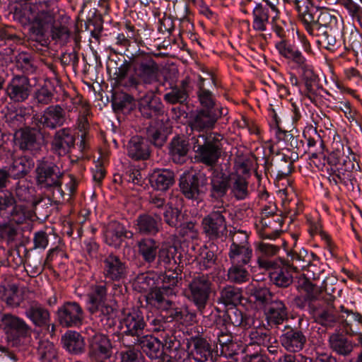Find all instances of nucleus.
I'll list each match as a JSON object with an SVG mask.
<instances>
[{
  "label": "nucleus",
  "mask_w": 362,
  "mask_h": 362,
  "mask_svg": "<svg viewBox=\"0 0 362 362\" xmlns=\"http://www.w3.org/2000/svg\"><path fill=\"white\" fill-rule=\"evenodd\" d=\"M338 13L332 10H318L315 9L312 15H308L305 17L304 23H334L337 22Z\"/></svg>",
  "instance_id": "53"
},
{
  "label": "nucleus",
  "mask_w": 362,
  "mask_h": 362,
  "mask_svg": "<svg viewBox=\"0 0 362 362\" xmlns=\"http://www.w3.org/2000/svg\"><path fill=\"white\" fill-rule=\"evenodd\" d=\"M173 290L160 287L151 293V299L154 306L161 310H169L171 308L173 302L170 296L174 295Z\"/></svg>",
  "instance_id": "48"
},
{
  "label": "nucleus",
  "mask_w": 362,
  "mask_h": 362,
  "mask_svg": "<svg viewBox=\"0 0 362 362\" xmlns=\"http://www.w3.org/2000/svg\"><path fill=\"white\" fill-rule=\"evenodd\" d=\"M0 298L11 308L18 307L23 301V296L17 285L0 286Z\"/></svg>",
  "instance_id": "43"
},
{
  "label": "nucleus",
  "mask_w": 362,
  "mask_h": 362,
  "mask_svg": "<svg viewBox=\"0 0 362 362\" xmlns=\"http://www.w3.org/2000/svg\"><path fill=\"white\" fill-rule=\"evenodd\" d=\"M75 143L74 131L69 127H63L54 132L51 141V150L59 156H64L74 148Z\"/></svg>",
  "instance_id": "16"
},
{
  "label": "nucleus",
  "mask_w": 362,
  "mask_h": 362,
  "mask_svg": "<svg viewBox=\"0 0 362 362\" xmlns=\"http://www.w3.org/2000/svg\"><path fill=\"white\" fill-rule=\"evenodd\" d=\"M188 139L185 136L177 135L174 136L168 144V153L172 160L177 164L186 163L188 158V153L190 149L191 138Z\"/></svg>",
  "instance_id": "24"
},
{
  "label": "nucleus",
  "mask_w": 362,
  "mask_h": 362,
  "mask_svg": "<svg viewBox=\"0 0 362 362\" xmlns=\"http://www.w3.org/2000/svg\"><path fill=\"white\" fill-rule=\"evenodd\" d=\"M86 332L88 335L87 355L90 361L110 358L113 354V344L110 337L91 328L86 329Z\"/></svg>",
  "instance_id": "11"
},
{
  "label": "nucleus",
  "mask_w": 362,
  "mask_h": 362,
  "mask_svg": "<svg viewBox=\"0 0 362 362\" xmlns=\"http://www.w3.org/2000/svg\"><path fill=\"white\" fill-rule=\"evenodd\" d=\"M63 347L73 354H80L85 351L83 337L77 332L69 331L62 338Z\"/></svg>",
  "instance_id": "39"
},
{
  "label": "nucleus",
  "mask_w": 362,
  "mask_h": 362,
  "mask_svg": "<svg viewBox=\"0 0 362 362\" xmlns=\"http://www.w3.org/2000/svg\"><path fill=\"white\" fill-rule=\"evenodd\" d=\"M230 188L231 194L238 200L245 199L248 196V182L240 175H235L230 179Z\"/></svg>",
  "instance_id": "50"
},
{
  "label": "nucleus",
  "mask_w": 362,
  "mask_h": 362,
  "mask_svg": "<svg viewBox=\"0 0 362 362\" xmlns=\"http://www.w3.org/2000/svg\"><path fill=\"white\" fill-rule=\"evenodd\" d=\"M206 180L203 173H188L180 179V190L187 199L199 200L205 192Z\"/></svg>",
  "instance_id": "13"
},
{
  "label": "nucleus",
  "mask_w": 362,
  "mask_h": 362,
  "mask_svg": "<svg viewBox=\"0 0 362 362\" xmlns=\"http://www.w3.org/2000/svg\"><path fill=\"white\" fill-rule=\"evenodd\" d=\"M124 317L122 320V326L125 329L124 330V335L122 337V341L124 345L128 347L132 346V341H128V337H133L132 340L135 338L141 337L143 332L146 326L144 320L143 312L138 308H133L127 311H124Z\"/></svg>",
  "instance_id": "12"
},
{
  "label": "nucleus",
  "mask_w": 362,
  "mask_h": 362,
  "mask_svg": "<svg viewBox=\"0 0 362 362\" xmlns=\"http://www.w3.org/2000/svg\"><path fill=\"white\" fill-rule=\"evenodd\" d=\"M174 182V173L168 169L156 170L150 176L151 187L160 191L167 190Z\"/></svg>",
  "instance_id": "35"
},
{
  "label": "nucleus",
  "mask_w": 362,
  "mask_h": 362,
  "mask_svg": "<svg viewBox=\"0 0 362 362\" xmlns=\"http://www.w3.org/2000/svg\"><path fill=\"white\" fill-rule=\"evenodd\" d=\"M207 78L198 75L197 87V97L198 102L204 110H219L221 107L216 105V100L212 90L206 88V81Z\"/></svg>",
  "instance_id": "31"
},
{
  "label": "nucleus",
  "mask_w": 362,
  "mask_h": 362,
  "mask_svg": "<svg viewBox=\"0 0 362 362\" xmlns=\"http://www.w3.org/2000/svg\"><path fill=\"white\" fill-rule=\"evenodd\" d=\"M109 285H112V284L106 280L90 285L87 294V306L88 310L91 315L100 313L108 319V317L114 313L113 307L107 303V286Z\"/></svg>",
  "instance_id": "8"
},
{
  "label": "nucleus",
  "mask_w": 362,
  "mask_h": 362,
  "mask_svg": "<svg viewBox=\"0 0 362 362\" xmlns=\"http://www.w3.org/2000/svg\"><path fill=\"white\" fill-rule=\"evenodd\" d=\"M32 217V212L22 204H17L13 207L8 217L4 221L16 225L25 223Z\"/></svg>",
  "instance_id": "51"
},
{
  "label": "nucleus",
  "mask_w": 362,
  "mask_h": 362,
  "mask_svg": "<svg viewBox=\"0 0 362 362\" xmlns=\"http://www.w3.org/2000/svg\"><path fill=\"white\" fill-rule=\"evenodd\" d=\"M284 218L281 215H274L269 218H261L259 234L263 238L274 239L282 231Z\"/></svg>",
  "instance_id": "32"
},
{
  "label": "nucleus",
  "mask_w": 362,
  "mask_h": 362,
  "mask_svg": "<svg viewBox=\"0 0 362 362\" xmlns=\"http://www.w3.org/2000/svg\"><path fill=\"white\" fill-rule=\"evenodd\" d=\"M50 24H33L30 28V38L42 45L47 44L49 32L48 29Z\"/></svg>",
  "instance_id": "59"
},
{
  "label": "nucleus",
  "mask_w": 362,
  "mask_h": 362,
  "mask_svg": "<svg viewBox=\"0 0 362 362\" xmlns=\"http://www.w3.org/2000/svg\"><path fill=\"white\" fill-rule=\"evenodd\" d=\"M243 298L242 289L233 286H225L220 292L218 302L226 306L236 307Z\"/></svg>",
  "instance_id": "46"
},
{
  "label": "nucleus",
  "mask_w": 362,
  "mask_h": 362,
  "mask_svg": "<svg viewBox=\"0 0 362 362\" xmlns=\"http://www.w3.org/2000/svg\"><path fill=\"white\" fill-rule=\"evenodd\" d=\"M157 267H163L165 270H171L180 267L182 254L174 245H163L158 252Z\"/></svg>",
  "instance_id": "25"
},
{
  "label": "nucleus",
  "mask_w": 362,
  "mask_h": 362,
  "mask_svg": "<svg viewBox=\"0 0 362 362\" xmlns=\"http://www.w3.org/2000/svg\"><path fill=\"white\" fill-rule=\"evenodd\" d=\"M211 286L209 276L199 273L192 277L185 290L187 298L194 303L201 315H204L209 300Z\"/></svg>",
  "instance_id": "7"
},
{
  "label": "nucleus",
  "mask_w": 362,
  "mask_h": 362,
  "mask_svg": "<svg viewBox=\"0 0 362 362\" xmlns=\"http://www.w3.org/2000/svg\"><path fill=\"white\" fill-rule=\"evenodd\" d=\"M36 180L42 188H47L59 183L63 173L52 161L42 159L38 161L36 168Z\"/></svg>",
  "instance_id": "14"
},
{
  "label": "nucleus",
  "mask_w": 362,
  "mask_h": 362,
  "mask_svg": "<svg viewBox=\"0 0 362 362\" xmlns=\"http://www.w3.org/2000/svg\"><path fill=\"white\" fill-rule=\"evenodd\" d=\"M276 48L281 56L291 60L298 66H303L306 61L302 53L294 45L288 44L284 40L276 43Z\"/></svg>",
  "instance_id": "44"
},
{
  "label": "nucleus",
  "mask_w": 362,
  "mask_h": 362,
  "mask_svg": "<svg viewBox=\"0 0 362 362\" xmlns=\"http://www.w3.org/2000/svg\"><path fill=\"white\" fill-rule=\"evenodd\" d=\"M57 315L60 325L65 327H78L84 317L81 306L74 301L64 303L58 308Z\"/></svg>",
  "instance_id": "15"
},
{
  "label": "nucleus",
  "mask_w": 362,
  "mask_h": 362,
  "mask_svg": "<svg viewBox=\"0 0 362 362\" xmlns=\"http://www.w3.org/2000/svg\"><path fill=\"white\" fill-rule=\"evenodd\" d=\"M150 330L152 332L159 334L161 337L162 334H170L174 332V325L172 320H168V318L163 316H158L153 318L149 322Z\"/></svg>",
  "instance_id": "54"
},
{
  "label": "nucleus",
  "mask_w": 362,
  "mask_h": 362,
  "mask_svg": "<svg viewBox=\"0 0 362 362\" xmlns=\"http://www.w3.org/2000/svg\"><path fill=\"white\" fill-rule=\"evenodd\" d=\"M161 217L159 215L152 216L148 214H142L135 220L136 230L143 235H154L160 229Z\"/></svg>",
  "instance_id": "28"
},
{
  "label": "nucleus",
  "mask_w": 362,
  "mask_h": 362,
  "mask_svg": "<svg viewBox=\"0 0 362 362\" xmlns=\"http://www.w3.org/2000/svg\"><path fill=\"white\" fill-rule=\"evenodd\" d=\"M228 188L230 180L223 173L214 174L211 180L210 196L213 199H218L223 197Z\"/></svg>",
  "instance_id": "42"
},
{
  "label": "nucleus",
  "mask_w": 362,
  "mask_h": 362,
  "mask_svg": "<svg viewBox=\"0 0 362 362\" xmlns=\"http://www.w3.org/2000/svg\"><path fill=\"white\" fill-rule=\"evenodd\" d=\"M293 269L291 266L282 265L281 262L273 269L269 274L271 281L278 287H288L293 283V276L291 270Z\"/></svg>",
  "instance_id": "37"
},
{
  "label": "nucleus",
  "mask_w": 362,
  "mask_h": 362,
  "mask_svg": "<svg viewBox=\"0 0 362 362\" xmlns=\"http://www.w3.org/2000/svg\"><path fill=\"white\" fill-rule=\"evenodd\" d=\"M30 117L29 113L26 109H19L15 112H11L6 116V122L8 125L13 130L23 129V127L26 124V120Z\"/></svg>",
  "instance_id": "56"
},
{
  "label": "nucleus",
  "mask_w": 362,
  "mask_h": 362,
  "mask_svg": "<svg viewBox=\"0 0 362 362\" xmlns=\"http://www.w3.org/2000/svg\"><path fill=\"white\" fill-rule=\"evenodd\" d=\"M33 160L28 156L14 158L8 168V172L13 179H20L25 177L34 167Z\"/></svg>",
  "instance_id": "36"
},
{
  "label": "nucleus",
  "mask_w": 362,
  "mask_h": 362,
  "mask_svg": "<svg viewBox=\"0 0 362 362\" xmlns=\"http://www.w3.org/2000/svg\"><path fill=\"white\" fill-rule=\"evenodd\" d=\"M269 7H263L262 5L258 4L253 10L255 16V23H264L271 21L274 23L277 21H281L279 17V12L274 5L272 4L268 0H264ZM284 22V20H281Z\"/></svg>",
  "instance_id": "40"
},
{
  "label": "nucleus",
  "mask_w": 362,
  "mask_h": 362,
  "mask_svg": "<svg viewBox=\"0 0 362 362\" xmlns=\"http://www.w3.org/2000/svg\"><path fill=\"white\" fill-rule=\"evenodd\" d=\"M153 29L148 24H132L128 35L136 43L143 44L152 37Z\"/></svg>",
  "instance_id": "49"
},
{
  "label": "nucleus",
  "mask_w": 362,
  "mask_h": 362,
  "mask_svg": "<svg viewBox=\"0 0 362 362\" xmlns=\"http://www.w3.org/2000/svg\"><path fill=\"white\" fill-rule=\"evenodd\" d=\"M228 256L231 264H249L253 257L252 247H229Z\"/></svg>",
  "instance_id": "45"
},
{
  "label": "nucleus",
  "mask_w": 362,
  "mask_h": 362,
  "mask_svg": "<svg viewBox=\"0 0 362 362\" xmlns=\"http://www.w3.org/2000/svg\"><path fill=\"white\" fill-rule=\"evenodd\" d=\"M34 188L26 182H18L15 187V196L19 202H32L34 199Z\"/></svg>",
  "instance_id": "61"
},
{
  "label": "nucleus",
  "mask_w": 362,
  "mask_h": 362,
  "mask_svg": "<svg viewBox=\"0 0 362 362\" xmlns=\"http://www.w3.org/2000/svg\"><path fill=\"white\" fill-rule=\"evenodd\" d=\"M217 326H226L228 325H233L234 327L245 326L247 324L244 322L243 313L236 308V307H231L229 308L223 316H218L216 320Z\"/></svg>",
  "instance_id": "47"
},
{
  "label": "nucleus",
  "mask_w": 362,
  "mask_h": 362,
  "mask_svg": "<svg viewBox=\"0 0 362 362\" xmlns=\"http://www.w3.org/2000/svg\"><path fill=\"white\" fill-rule=\"evenodd\" d=\"M227 213L224 206H214L212 211L202 221L203 233L209 240L222 239L227 234V221L225 214Z\"/></svg>",
  "instance_id": "9"
},
{
  "label": "nucleus",
  "mask_w": 362,
  "mask_h": 362,
  "mask_svg": "<svg viewBox=\"0 0 362 362\" xmlns=\"http://www.w3.org/2000/svg\"><path fill=\"white\" fill-rule=\"evenodd\" d=\"M266 319L269 326L281 324L287 319V308L284 303L276 300L272 301L267 312Z\"/></svg>",
  "instance_id": "41"
},
{
  "label": "nucleus",
  "mask_w": 362,
  "mask_h": 362,
  "mask_svg": "<svg viewBox=\"0 0 362 362\" xmlns=\"http://www.w3.org/2000/svg\"><path fill=\"white\" fill-rule=\"evenodd\" d=\"M132 346L139 345L142 351L151 359H156V361L169 358L165 354L164 345L157 337L152 335H144L141 337L135 338L132 340Z\"/></svg>",
  "instance_id": "18"
},
{
  "label": "nucleus",
  "mask_w": 362,
  "mask_h": 362,
  "mask_svg": "<svg viewBox=\"0 0 362 362\" xmlns=\"http://www.w3.org/2000/svg\"><path fill=\"white\" fill-rule=\"evenodd\" d=\"M129 157L135 160H146L150 156V151L146 141L141 136H132L126 146Z\"/></svg>",
  "instance_id": "33"
},
{
  "label": "nucleus",
  "mask_w": 362,
  "mask_h": 362,
  "mask_svg": "<svg viewBox=\"0 0 362 362\" xmlns=\"http://www.w3.org/2000/svg\"><path fill=\"white\" fill-rule=\"evenodd\" d=\"M303 293L293 298L294 305L300 310H306L313 321L326 329L333 328L339 320L335 312V296L330 294L334 288H322L305 280L300 285Z\"/></svg>",
  "instance_id": "2"
},
{
  "label": "nucleus",
  "mask_w": 362,
  "mask_h": 362,
  "mask_svg": "<svg viewBox=\"0 0 362 362\" xmlns=\"http://www.w3.org/2000/svg\"><path fill=\"white\" fill-rule=\"evenodd\" d=\"M279 340L281 346L287 351L295 353L304 348L307 337L301 330L287 327L281 334Z\"/></svg>",
  "instance_id": "23"
},
{
  "label": "nucleus",
  "mask_w": 362,
  "mask_h": 362,
  "mask_svg": "<svg viewBox=\"0 0 362 362\" xmlns=\"http://www.w3.org/2000/svg\"><path fill=\"white\" fill-rule=\"evenodd\" d=\"M344 318V316H341ZM354 323L361 324L362 327V315L358 313L351 312L348 314L346 318L342 320L341 324L346 332V334L350 337H354L358 333V329L354 327Z\"/></svg>",
  "instance_id": "60"
},
{
  "label": "nucleus",
  "mask_w": 362,
  "mask_h": 362,
  "mask_svg": "<svg viewBox=\"0 0 362 362\" xmlns=\"http://www.w3.org/2000/svg\"><path fill=\"white\" fill-rule=\"evenodd\" d=\"M105 243L115 247H119L123 238H132L134 234L127 230L125 227L117 221H110L103 228Z\"/></svg>",
  "instance_id": "26"
},
{
  "label": "nucleus",
  "mask_w": 362,
  "mask_h": 362,
  "mask_svg": "<svg viewBox=\"0 0 362 362\" xmlns=\"http://www.w3.org/2000/svg\"><path fill=\"white\" fill-rule=\"evenodd\" d=\"M158 64L148 53L139 52L129 58L115 73L117 83L134 93H141L145 85L158 81Z\"/></svg>",
  "instance_id": "3"
},
{
  "label": "nucleus",
  "mask_w": 362,
  "mask_h": 362,
  "mask_svg": "<svg viewBox=\"0 0 362 362\" xmlns=\"http://www.w3.org/2000/svg\"><path fill=\"white\" fill-rule=\"evenodd\" d=\"M40 358L43 362H52L57 358V351L53 343L41 341L37 349Z\"/></svg>",
  "instance_id": "64"
},
{
  "label": "nucleus",
  "mask_w": 362,
  "mask_h": 362,
  "mask_svg": "<svg viewBox=\"0 0 362 362\" xmlns=\"http://www.w3.org/2000/svg\"><path fill=\"white\" fill-rule=\"evenodd\" d=\"M248 345L266 346L272 343L273 337L271 332L264 327L253 328L249 332Z\"/></svg>",
  "instance_id": "52"
},
{
  "label": "nucleus",
  "mask_w": 362,
  "mask_h": 362,
  "mask_svg": "<svg viewBox=\"0 0 362 362\" xmlns=\"http://www.w3.org/2000/svg\"><path fill=\"white\" fill-rule=\"evenodd\" d=\"M136 245L138 254L146 263L150 264L155 262L160 248L159 244L156 240L144 238L138 241Z\"/></svg>",
  "instance_id": "34"
},
{
  "label": "nucleus",
  "mask_w": 362,
  "mask_h": 362,
  "mask_svg": "<svg viewBox=\"0 0 362 362\" xmlns=\"http://www.w3.org/2000/svg\"><path fill=\"white\" fill-rule=\"evenodd\" d=\"M33 131H37L33 126L25 127L21 132L19 138V146L22 150L33 151L37 147L36 134Z\"/></svg>",
  "instance_id": "57"
},
{
  "label": "nucleus",
  "mask_w": 362,
  "mask_h": 362,
  "mask_svg": "<svg viewBox=\"0 0 362 362\" xmlns=\"http://www.w3.org/2000/svg\"><path fill=\"white\" fill-rule=\"evenodd\" d=\"M288 255L291 257V260L296 263V266H291L296 272L298 269L310 271V268L313 265V262L318 260L317 255L313 252L309 253L303 248L300 249L299 252L291 251Z\"/></svg>",
  "instance_id": "38"
},
{
  "label": "nucleus",
  "mask_w": 362,
  "mask_h": 362,
  "mask_svg": "<svg viewBox=\"0 0 362 362\" xmlns=\"http://www.w3.org/2000/svg\"><path fill=\"white\" fill-rule=\"evenodd\" d=\"M16 205L15 197L11 192L8 190L0 191V218L4 220L8 217Z\"/></svg>",
  "instance_id": "58"
},
{
  "label": "nucleus",
  "mask_w": 362,
  "mask_h": 362,
  "mask_svg": "<svg viewBox=\"0 0 362 362\" xmlns=\"http://www.w3.org/2000/svg\"><path fill=\"white\" fill-rule=\"evenodd\" d=\"M298 152L291 148H284L276 154L272 163V170L278 179L288 176L293 169V164L298 159Z\"/></svg>",
  "instance_id": "17"
},
{
  "label": "nucleus",
  "mask_w": 362,
  "mask_h": 362,
  "mask_svg": "<svg viewBox=\"0 0 362 362\" xmlns=\"http://www.w3.org/2000/svg\"><path fill=\"white\" fill-rule=\"evenodd\" d=\"M182 279V269L180 267H175L171 270H166L163 276L162 281L163 287L173 291V288L177 286L179 281Z\"/></svg>",
  "instance_id": "62"
},
{
  "label": "nucleus",
  "mask_w": 362,
  "mask_h": 362,
  "mask_svg": "<svg viewBox=\"0 0 362 362\" xmlns=\"http://www.w3.org/2000/svg\"><path fill=\"white\" fill-rule=\"evenodd\" d=\"M25 317L38 327L49 325L50 322L49 311L37 301H32L25 310Z\"/></svg>",
  "instance_id": "30"
},
{
  "label": "nucleus",
  "mask_w": 362,
  "mask_h": 362,
  "mask_svg": "<svg viewBox=\"0 0 362 362\" xmlns=\"http://www.w3.org/2000/svg\"><path fill=\"white\" fill-rule=\"evenodd\" d=\"M190 83V78L185 77L180 82L179 85L170 88V90L164 95V100L171 105L186 103L191 90Z\"/></svg>",
  "instance_id": "29"
},
{
  "label": "nucleus",
  "mask_w": 362,
  "mask_h": 362,
  "mask_svg": "<svg viewBox=\"0 0 362 362\" xmlns=\"http://www.w3.org/2000/svg\"><path fill=\"white\" fill-rule=\"evenodd\" d=\"M227 114V108L220 107L219 110L200 109L191 116L189 126L192 132L199 133L189 139L197 162L211 168L217 164L223 151V136L211 130Z\"/></svg>",
  "instance_id": "1"
},
{
  "label": "nucleus",
  "mask_w": 362,
  "mask_h": 362,
  "mask_svg": "<svg viewBox=\"0 0 362 362\" xmlns=\"http://www.w3.org/2000/svg\"><path fill=\"white\" fill-rule=\"evenodd\" d=\"M134 285L136 289L139 292H146L156 287V280L152 274L148 273H141L136 277Z\"/></svg>",
  "instance_id": "63"
},
{
  "label": "nucleus",
  "mask_w": 362,
  "mask_h": 362,
  "mask_svg": "<svg viewBox=\"0 0 362 362\" xmlns=\"http://www.w3.org/2000/svg\"><path fill=\"white\" fill-rule=\"evenodd\" d=\"M31 92L29 78L24 75H16L6 86V93L11 100L21 103L26 100Z\"/></svg>",
  "instance_id": "19"
},
{
  "label": "nucleus",
  "mask_w": 362,
  "mask_h": 362,
  "mask_svg": "<svg viewBox=\"0 0 362 362\" xmlns=\"http://www.w3.org/2000/svg\"><path fill=\"white\" fill-rule=\"evenodd\" d=\"M140 95L141 93H139ZM139 110L141 115L146 119L157 117L163 114V105L160 99L151 91L139 95Z\"/></svg>",
  "instance_id": "21"
},
{
  "label": "nucleus",
  "mask_w": 362,
  "mask_h": 362,
  "mask_svg": "<svg viewBox=\"0 0 362 362\" xmlns=\"http://www.w3.org/2000/svg\"><path fill=\"white\" fill-rule=\"evenodd\" d=\"M9 6L8 21L19 23H55V13L48 1L14 0Z\"/></svg>",
  "instance_id": "4"
},
{
  "label": "nucleus",
  "mask_w": 362,
  "mask_h": 362,
  "mask_svg": "<svg viewBox=\"0 0 362 362\" xmlns=\"http://www.w3.org/2000/svg\"><path fill=\"white\" fill-rule=\"evenodd\" d=\"M246 264H231L228 270V280L233 284H243L250 279V273L245 267Z\"/></svg>",
  "instance_id": "55"
},
{
  "label": "nucleus",
  "mask_w": 362,
  "mask_h": 362,
  "mask_svg": "<svg viewBox=\"0 0 362 362\" xmlns=\"http://www.w3.org/2000/svg\"><path fill=\"white\" fill-rule=\"evenodd\" d=\"M257 262L259 268L266 270L273 269L281 262L274 258L279 252V247L261 242L256 247Z\"/></svg>",
  "instance_id": "22"
},
{
  "label": "nucleus",
  "mask_w": 362,
  "mask_h": 362,
  "mask_svg": "<svg viewBox=\"0 0 362 362\" xmlns=\"http://www.w3.org/2000/svg\"><path fill=\"white\" fill-rule=\"evenodd\" d=\"M328 345L332 352L343 357L350 356L357 346L353 341L339 332L329 334Z\"/></svg>",
  "instance_id": "27"
},
{
  "label": "nucleus",
  "mask_w": 362,
  "mask_h": 362,
  "mask_svg": "<svg viewBox=\"0 0 362 362\" xmlns=\"http://www.w3.org/2000/svg\"><path fill=\"white\" fill-rule=\"evenodd\" d=\"M102 268L103 276L106 281L112 284V296L122 294V286L120 282L127 279L129 273L127 262L112 252L103 259Z\"/></svg>",
  "instance_id": "6"
},
{
  "label": "nucleus",
  "mask_w": 362,
  "mask_h": 362,
  "mask_svg": "<svg viewBox=\"0 0 362 362\" xmlns=\"http://www.w3.org/2000/svg\"><path fill=\"white\" fill-rule=\"evenodd\" d=\"M1 323L6 339L12 346L23 344L31 337V327L18 316L4 314L1 317Z\"/></svg>",
  "instance_id": "10"
},
{
  "label": "nucleus",
  "mask_w": 362,
  "mask_h": 362,
  "mask_svg": "<svg viewBox=\"0 0 362 362\" xmlns=\"http://www.w3.org/2000/svg\"><path fill=\"white\" fill-rule=\"evenodd\" d=\"M188 356L196 362H206L212 356V348L205 338L200 336L192 337L187 339Z\"/></svg>",
  "instance_id": "20"
},
{
  "label": "nucleus",
  "mask_w": 362,
  "mask_h": 362,
  "mask_svg": "<svg viewBox=\"0 0 362 362\" xmlns=\"http://www.w3.org/2000/svg\"><path fill=\"white\" fill-rule=\"evenodd\" d=\"M66 111H73V107L67 103L64 105H51L41 113L35 114L31 118L30 125L39 133L45 129L54 130L66 123Z\"/></svg>",
  "instance_id": "5"
}]
</instances>
